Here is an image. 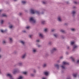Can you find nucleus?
<instances>
[{
  "mask_svg": "<svg viewBox=\"0 0 79 79\" xmlns=\"http://www.w3.org/2000/svg\"><path fill=\"white\" fill-rule=\"evenodd\" d=\"M22 3H23V4L24 5H25V4H26V3H27V1H22Z\"/></svg>",
  "mask_w": 79,
  "mask_h": 79,
  "instance_id": "obj_20",
  "label": "nucleus"
},
{
  "mask_svg": "<svg viewBox=\"0 0 79 79\" xmlns=\"http://www.w3.org/2000/svg\"><path fill=\"white\" fill-rule=\"evenodd\" d=\"M2 16L3 17H6V15L5 14H3L2 15Z\"/></svg>",
  "mask_w": 79,
  "mask_h": 79,
  "instance_id": "obj_38",
  "label": "nucleus"
},
{
  "mask_svg": "<svg viewBox=\"0 0 79 79\" xmlns=\"http://www.w3.org/2000/svg\"><path fill=\"white\" fill-rule=\"evenodd\" d=\"M29 20L30 23H35V20L34 17H31L30 18Z\"/></svg>",
  "mask_w": 79,
  "mask_h": 79,
  "instance_id": "obj_2",
  "label": "nucleus"
},
{
  "mask_svg": "<svg viewBox=\"0 0 79 79\" xmlns=\"http://www.w3.org/2000/svg\"><path fill=\"white\" fill-rule=\"evenodd\" d=\"M48 44L50 45H52V42L51 41H49L48 42Z\"/></svg>",
  "mask_w": 79,
  "mask_h": 79,
  "instance_id": "obj_33",
  "label": "nucleus"
},
{
  "mask_svg": "<svg viewBox=\"0 0 79 79\" xmlns=\"http://www.w3.org/2000/svg\"><path fill=\"white\" fill-rule=\"evenodd\" d=\"M36 42L37 43H38V42H40V40L39 39H38L36 40Z\"/></svg>",
  "mask_w": 79,
  "mask_h": 79,
  "instance_id": "obj_39",
  "label": "nucleus"
},
{
  "mask_svg": "<svg viewBox=\"0 0 79 79\" xmlns=\"http://www.w3.org/2000/svg\"><path fill=\"white\" fill-rule=\"evenodd\" d=\"M18 71V69L17 68L15 69L12 71V73L13 74H16Z\"/></svg>",
  "mask_w": 79,
  "mask_h": 79,
  "instance_id": "obj_4",
  "label": "nucleus"
},
{
  "mask_svg": "<svg viewBox=\"0 0 79 79\" xmlns=\"http://www.w3.org/2000/svg\"><path fill=\"white\" fill-rule=\"evenodd\" d=\"M60 32L62 33H64L65 32V31L63 30H60Z\"/></svg>",
  "mask_w": 79,
  "mask_h": 79,
  "instance_id": "obj_30",
  "label": "nucleus"
},
{
  "mask_svg": "<svg viewBox=\"0 0 79 79\" xmlns=\"http://www.w3.org/2000/svg\"><path fill=\"white\" fill-rule=\"evenodd\" d=\"M67 24L66 23H65V25H66Z\"/></svg>",
  "mask_w": 79,
  "mask_h": 79,
  "instance_id": "obj_63",
  "label": "nucleus"
},
{
  "mask_svg": "<svg viewBox=\"0 0 79 79\" xmlns=\"http://www.w3.org/2000/svg\"><path fill=\"white\" fill-rule=\"evenodd\" d=\"M53 35H54V37H56H56H58V34H57L56 33L54 34Z\"/></svg>",
  "mask_w": 79,
  "mask_h": 79,
  "instance_id": "obj_27",
  "label": "nucleus"
},
{
  "mask_svg": "<svg viewBox=\"0 0 79 79\" xmlns=\"http://www.w3.org/2000/svg\"><path fill=\"white\" fill-rule=\"evenodd\" d=\"M75 44L74 43V42H71V43H70V45H73V46H74V45H75Z\"/></svg>",
  "mask_w": 79,
  "mask_h": 79,
  "instance_id": "obj_23",
  "label": "nucleus"
},
{
  "mask_svg": "<svg viewBox=\"0 0 79 79\" xmlns=\"http://www.w3.org/2000/svg\"><path fill=\"white\" fill-rule=\"evenodd\" d=\"M0 31L1 32H2V33H5V32H6L7 30H3L1 29L0 30Z\"/></svg>",
  "mask_w": 79,
  "mask_h": 79,
  "instance_id": "obj_11",
  "label": "nucleus"
},
{
  "mask_svg": "<svg viewBox=\"0 0 79 79\" xmlns=\"http://www.w3.org/2000/svg\"><path fill=\"white\" fill-rule=\"evenodd\" d=\"M56 31V30H55V29H52L51 30L52 32H54V31Z\"/></svg>",
  "mask_w": 79,
  "mask_h": 79,
  "instance_id": "obj_40",
  "label": "nucleus"
},
{
  "mask_svg": "<svg viewBox=\"0 0 79 79\" xmlns=\"http://www.w3.org/2000/svg\"><path fill=\"white\" fill-rule=\"evenodd\" d=\"M73 77H76V76H77V73L74 74L73 75Z\"/></svg>",
  "mask_w": 79,
  "mask_h": 79,
  "instance_id": "obj_32",
  "label": "nucleus"
},
{
  "mask_svg": "<svg viewBox=\"0 0 79 79\" xmlns=\"http://www.w3.org/2000/svg\"><path fill=\"white\" fill-rule=\"evenodd\" d=\"M6 43V41H5V40H4L3 41V44H5Z\"/></svg>",
  "mask_w": 79,
  "mask_h": 79,
  "instance_id": "obj_47",
  "label": "nucleus"
},
{
  "mask_svg": "<svg viewBox=\"0 0 79 79\" xmlns=\"http://www.w3.org/2000/svg\"><path fill=\"white\" fill-rule=\"evenodd\" d=\"M74 3H75V4H77V3L76 2H74Z\"/></svg>",
  "mask_w": 79,
  "mask_h": 79,
  "instance_id": "obj_53",
  "label": "nucleus"
},
{
  "mask_svg": "<svg viewBox=\"0 0 79 79\" xmlns=\"http://www.w3.org/2000/svg\"><path fill=\"white\" fill-rule=\"evenodd\" d=\"M73 8H76V6H74L73 7Z\"/></svg>",
  "mask_w": 79,
  "mask_h": 79,
  "instance_id": "obj_59",
  "label": "nucleus"
},
{
  "mask_svg": "<svg viewBox=\"0 0 79 79\" xmlns=\"http://www.w3.org/2000/svg\"><path fill=\"white\" fill-rule=\"evenodd\" d=\"M77 64H79V60H78L77 61Z\"/></svg>",
  "mask_w": 79,
  "mask_h": 79,
  "instance_id": "obj_48",
  "label": "nucleus"
},
{
  "mask_svg": "<svg viewBox=\"0 0 79 79\" xmlns=\"http://www.w3.org/2000/svg\"><path fill=\"white\" fill-rule=\"evenodd\" d=\"M45 11V9L42 10V12L40 13V14H41V15H43V14H44Z\"/></svg>",
  "mask_w": 79,
  "mask_h": 79,
  "instance_id": "obj_21",
  "label": "nucleus"
},
{
  "mask_svg": "<svg viewBox=\"0 0 79 79\" xmlns=\"http://www.w3.org/2000/svg\"><path fill=\"white\" fill-rule=\"evenodd\" d=\"M6 76H7V77H10V79H14V78H13V77L12 76V75H11V74L10 73H7L6 74Z\"/></svg>",
  "mask_w": 79,
  "mask_h": 79,
  "instance_id": "obj_5",
  "label": "nucleus"
},
{
  "mask_svg": "<svg viewBox=\"0 0 79 79\" xmlns=\"http://www.w3.org/2000/svg\"><path fill=\"white\" fill-rule=\"evenodd\" d=\"M13 25H12V24L10 25L9 27V28L10 29H12V28H13Z\"/></svg>",
  "mask_w": 79,
  "mask_h": 79,
  "instance_id": "obj_29",
  "label": "nucleus"
},
{
  "mask_svg": "<svg viewBox=\"0 0 79 79\" xmlns=\"http://www.w3.org/2000/svg\"><path fill=\"white\" fill-rule=\"evenodd\" d=\"M57 21H59V22H61L62 21V18H61V16H58L57 17Z\"/></svg>",
  "mask_w": 79,
  "mask_h": 79,
  "instance_id": "obj_6",
  "label": "nucleus"
},
{
  "mask_svg": "<svg viewBox=\"0 0 79 79\" xmlns=\"http://www.w3.org/2000/svg\"><path fill=\"white\" fill-rule=\"evenodd\" d=\"M23 74H24L25 75H27V72H23Z\"/></svg>",
  "mask_w": 79,
  "mask_h": 79,
  "instance_id": "obj_36",
  "label": "nucleus"
},
{
  "mask_svg": "<svg viewBox=\"0 0 79 79\" xmlns=\"http://www.w3.org/2000/svg\"><path fill=\"white\" fill-rule=\"evenodd\" d=\"M29 37H30V38H32V35H29Z\"/></svg>",
  "mask_w": 79,
  "mask_h": 79,
  "instance_id": "obj_42",
  "label": "nucleus"
},
{
  "mask_svg": "<svg viewBox=\"0 0 79 79\" xmlns=\"http://www.w3.org/2000/svg\"><path fill=\"white\" fill-rule=\"evenodd\" d=\"M35 13H36L37 15H40V14L39 11L36 10L35 11Z\"/></svg>",
  "mask_w": 79,
  "mask_h": 79,
  "instance_id": "obj_18",
  "label": "nucleus"
},
{
  "mask_svg": "<svg viewBox=\"0 0 79 79\" xmlns=\"http://www.w3.org/2000/svg\"><path fill=\"white\" fill-rule=\"evenodd\" d=\"M71 30L73 32H74L76 31V29L75 28H72L71 29Z\"/></svg>",
  "mask_w": 79,
  "mask_h": 79,
  "instance_id": "obj_25",
  "label": "nucleus"
},
{
  "mask_svg": "<svg viewBox=\"0 0 79 79\" xmlns=\"http://www.w3.org/2000/svg\"><path fill=\"white\" fill-rule=\"evenodd\" d=\"M21 15H22V14L21 13H20L19 14V16H21Z\"/></svg>",
  "mask_w": 79,
  "mask_h": 79,
  "instance_id": "obj_55",
  "label": "nucleus"
},
{
  "mask_svg": "<svg viewBox=\"0 0 79 79\" xmlns=\"http://www.w3.org/2000/svg\"><path fill=\"white\" fill-rule=\"evenodd\" d=\"M46 2H45V1H43L42 2V3H43V4H46Z\"/></svg>",
  "mask_w": 79,
  "mask_h": 79,
  "instance_id": "obj_46",
  "label": "nucleus"
},
{
  "mask_svg": "<svg viewBox=\"0 0 79 79\" xmlns=\"http://www.w3.org/2000/svg\"><path fill=\"white\" fill-rule=\"evenodd\" d=\"M20 43L21 44H22V45H24L25 44V41H23V40H21L20 41Z\"/></svg>",
  "mask_w": 79,
  "mask_h": 79,
  "instance_id": "obj_14",
  "label": "nucleus"
},
{
  "mask_svg": "<svg viewBox=\"0 0 79 79\" xmlns=\"http://www.w3.org/2000/svg\"><path fill=\"white\" fill-rule=\"evenodd\" d=\"M23 32V33H27V31H26V30H23L22 31Z\"/></svg>",
  "mask_w": 79,
  "mask_h": 79,
  "instance_id": "obj_34",
  "label": "nucleus"
},
{
  "mask_svg": "<svg viewBox=\"0 0 79 79\" xmlns=\"http://www.w3.org/2000/svg\"><path fill=\"white\" fill-rule=\"evenodd\" d=\"M14 1L15 2H16V1H17V0H14Z\"/></svg>",
  "mask_w": 79,
  "mask_h": 79,
  "instance_id": "obj_61",
  "label": "nucleus"
},
{
  "mask_svg": "<svg viewBox=\"0 0 79 79\" xmlns=\"http://www.w3.org/2000/svg\"><path fill=\"white\" fill-rule=\"evenodd\" d=\"M18 64L19 66H23V63L22 62H19L18 63Z\"/></svg>",
  "mask_w": 79,
  "mask_h": 79,
  "instance_id": "obj_24",
  "label": "nucleus"
},
{
  "mask_svg": "<svg viewBox=\"0 0 79 79\" xmlns=\"http://www.w3.org/2000/svg\"><path fill=\"white\" fill-rule=\"evenodd\" d=\"M2 74V70L0 69V74Z\"/></svg>",
  "mask_w": 79,
  "mask_h": 79,
  "instance_id": "obj_54",
  "label": "nucleus"
},
{
  "mask_svg": "<svg viewBox=\"0 0 79 79\" xmlns=\"http://www.w3.org/2000/svg\"><path fill=\"white\" fill-rule=\"evenodd\" d=\"M33 73H36V70H35L34 69L33 71Z\"/></svg>",
  "mask_w": 79,
  "mask_h": 79,
  "instance_id": "obj_50",
  "label": "nucleus"
},
{
  "mask_svg": "<svg viewBox=\"0 0 79 79\" xmlns=\"http://www.w3.org/2000/svg\"><path fill=\"white\" fill-rule=\"evenodd\" d=\"M13 54H16L17 53V51H15L13 52Z\"/></svg>",
  "mask_w": 79,
  "mask_h": 79,
  "instance_id": "obj_37",
  "label": "nucleus"
},
{
  "mask_svg": "<svg viewBox=\"0 0 79 79\" xmlns=\"http://www.w3.org/2000/svg\"><path fill=\"white\" fill-rule=\"evenodd\" d=\"M48 29L47 28H44V32H47V31H48Z\"/></svg>",
  "mask_w": 79,
  "mask_h": 79,
  "instance_id": "obj_26",
  "label": "nucleus"
},
{
  "mask_svg": "<svg viewBox=\"0 0 79 79\" xmlns=\"http://www.w3.org/2000/svg\"><path fill=\"white\" fill-rule=\"evenodd\" d=\"M73 46V51H74L75 49L77 48L78 47V46L76 44H74Z\"/></svg>",
  "mask_w": 79,
  "mask_h": 79,
  "instance_id": "obj_9",
  "label": "nucleus"
},
{
  "mask_svg": "<svg viewBox=\"0 0 79 79\" xmlns=\"http://www.w3.org/2000/svg\"><path fill=\"white\" fill-rule=\"evenodd\" d=\"M42 79H46V78H44V77H43V78H42Z\"/></svg>",
  "mask_w": 79,
  "mask_h": 79,
  "instance_id": "obj_58",
  "label": "nucleus"
},
{
  "mask_svg": "<svg viewBox=\"0 0 79 79\" xmlns=\"http://www.w3.org/2000/svg\"><path fill=\"white\" fill-rule=\"evenodd\" d=\"M66 79H71V78H70V77H69V78H67Z\"/></svg>",
  "mask_w": 79,
  "mask_h": 79,
  "instance_id": "obj_57",
  "label": "nucleus"
},
{
  "mask_svg": "<svg viewBox=\"0 0 79 79\" xmlns=\"http://www.w3.org/2000/svg\"><path fill=\"white\" fill-rule=\"evenodd\" d=\"M1 57H2V56H1V55H0V58H1Z\"/></svg>",
  "mask_w": 79,
  "mask_h": 79,
  "instance_id": "obj_60",
  "label": "nucleus"
},
{
  "mask_svg": "<svg viewBox=\"0 0 79 79\" xmlns=\"http://www.w3.org/2000/svg\"><path fill=\"white\" fill-rule=\"evenodd\" d=\"M44 74L45 76H48V72L46 71L44 72Z\"/></svg>",
  "mask_w": 79,
  "mask_h": 79,
  "instance_id": "obj_17",
  "label": "nucleus"
},
{
  "mask_svg": "<svg viewBox=\"0 0 79 79\" xmlns=\"http://www.w3.org/2000/svg\"><path fill=\"white\" fill-rule=\"evenodd\" d=\"M47 64L46 63H44L43 64V68H45V67H47Z\"/></svg>",
  "mask_w": 79,
  "mask_h": 79,
  "instance_id": "obj_16",
  "label": "nucleus"
},
{
  "mask_svg": "<svg viewBox=\"0 0 79 79\" xmlns=\"http://www.w3.org/2000/svg\"><path fill=\"white\" fill-rule=\"evenodd\" d=\"M71 58H72V61H74V58L73 57H72Z\"/></svg>",
  "mask_w": 79,
  "mask_h": 79,
  "instance_id": "obj_43",
  "label": "nucleus"
},
{
  "mask_svg": "<svg viewBox=\"0 0 79 79\" xmlns=\"http://www.w3.org/2000/svg\"><path fill=\"white\" fill-rule=\"evenodd\" d=\"M2 11H3V10H0V13H2Z\"/></svg>",
  "mask_w": 79,
  "mask_h": 79,
  "instance_id": "obj_51",
  "label": "nucleus"
},
{
  "mask_svg": "<svg viewBox=\"0 0 79 79\" xmlns=\"http://www.w3.org/2000/svg\"><path fill=\"white\" fill-rule=\"evenodd\" d=\"M36 10L33 9H31L30 10V12L31 14H35V13Z\"/></svg>",
  "mask_w": 79,
  "mask_h": 79,
  "instance_id": "obj_7",
  "label": "nucleus"
},
{
  "mask_svg": "<svg viewBox=\"0 0 79 79\" xmlns=\"http://www.w3.org/2000/svg\"><path fill=\"white\" fill-rule=\"evenodd\" d=\"M76 11H73L72 12V14L73 16H74V15L76 14Z\"/></svg>",
  "mask_w": 79,
  "mask_h": 79,
  "instance_id": "obj_22",
  "label": "nucleus"
},
{
  "mask_svg": "<svg viewBox=\"0 0 79 79\" xmlns=\"http://www.w3.org/2000/svg\"><path fill=\"white\" fill-rule=\"evenodd\" d=\"M37 52V49L36 48H34L32 50V52L33 53H35Z\"/></svg>",
  "mask_w": 79,
  "mask_h": 79,
  "instance_id": "obj_13",
  "label": "nucleus"
},
{
  "mask_svg": "<svg viewBox=\"0 0 79 79\" xmlns=\"http://www.w3.org/2000/svg\"><path fill=\"white\" fill-rule=\"evenodd\" d=\"M17 79H23V77L22 76H19Z\"/></svg>",
  "mask_w": 79,
  "mask_h": 79,
  "instance_id": "obj_19",
  "label": "nucleus"
},
{
  "mask_svg": "<svg viewBox=\"0 0 79 79\" xmlns=\"http://www.w3.org/2000/svg\"><path fill=\"white\" fill-rule=\"evenodd\" d=\"M55 67L57 68V69H59V65H58V64H55Z\"/></svg>",
  "mask_w": 79,
  "mask_h": 79,
  "instance_id": "obj_28",
  "label": "nucleus"
},
{
  "mask_svg": "<svg viewBox=\"0 0 79 79\" xmlns=\"http://www.w3.org/2000/svg\"><path fill=\"white\" fill-rule=\"evenodd\" d=\"M34 74L31 73L30 74V76H31V77H34Z\"/></svg>",
  "mask_w": 79,
  "mask_h": 79,
  "instance_id": "obj_31",
  "label": "nucleus"
},
{
  "mask_svg": "<svg viewBox=\"0 0 79 79\" xmlns=\"http://www.w3.org/2000/svg\"><path fill=\"white\" fill-rule=\"evenodd\" d=\"M9 40L10 44L13 43V40L12 38H9Z\"/></svg>",
  "mask_w": 79,
  "mask_h": 79,
  "instance_id": "obj_8",
  "label": "nucleus"
},
{
  "mask_svg": "<svg viewBox=\"0 0 79 79\" xmlns=\"http://www.w3.org/2000/svg\"><path fill=\"white\" fill-rule=\"evenodd\" d=\"M60 59H63V56H61L60 57Z\"/></svg>",
  "mask_w": 79,
  "mask_h": 79,
  "instance_id": "obj_49",
  "label": "nucleus"
},
{
  "mask_svg": "<svg viewBox=\"0 0 79 79\" xmlns=\"http://www.w3.org/2000/svg\"><path fill=\"white\" fill-rule=\"evenodd\" d=\"M36 45H37V47L40 48V47H41V45H40L39 44H36Z\"/></svg>",
  "mask_w": 79,
  "mask_h": 79,
  "instance_id": "obj_35",
  "label": "nucleus"
},
{
  "mask_svg": "<svg viewBox=\"0 0 79 79\" xmlns=\"http://www.w3.org/2000/svg\"><path fill=\"white\" fill-rule=\"evenodd\" d=\"M3 22H4V21H3V20H1V24H3Z\"/></svg>",
  "mask_w": 79,
  "mask_h": 79,
  "instance_id": "obj_41",
  "label": "nucleus"
},
{
  "mask_svg": "<svg viewBox=\"0 0 79 79\" xmlns=\"http://www.w3.org/2000/svg\"><path fill=\"white\" fill-rule=\"evenodd\" d=\"M67 49H69V46H67Z\"/></svg>",
  "mask_w": 79,
  "mask_h": 79,
  "instance_id": "obj_56",
  "label": "nucleus"
},
{
  "mask_svg": "<svg viewBox=\"0 0 79 79\" xmlns=\"http://www.w3.org/2000/svg\"><path fill=\"white\" fill-rule=\"evenodd\" d=\"M26 56V54L25 53L23 54L22 56V59H24L25 58Z\"/></svg>",
  "mask_w": 79,
  "mask_h": 79,
  "instance_id": "obj_12",
  "label": "nucleus"
},
{
  "mask_svg": "<svg viewBox=\"0 0 79 79\" xmlns=\"http://www.w3.org/2000/svg\"><path fill=\"white\" fill-rule=\"evenodd\" d=\"M1 48H0V52H1Z\"/></svg>",
  "mask_w": 79,
  "mask_h": 79,
  "instance_id": "obj_62",
  "label": "nucleus"
},
{
  "mask_svg": "<svg viewBox=\"0 0 79 79\" xmlns=\"http://www.w3.org/2000/svg\"><path fill=\"white\" fill-rule=\"evenodd\" d=\"M39 37H40L41 39H43L44 38V35L42 33H40L39 34Z\"/></svg>",
  "mask_w": 79,
  "mask_h": 79,
  "instance_id": "obj_10",
  "label": "nucleus"
},
{
  "mask_svg": "<svg viewBox=\"0 0 79 79\" xmlns=\"http://www.w3.org/2000/svg\"><path fill=\"white\" fill-rule=\"evenodd\" d=\"M57 50V48H52V50H51L50 51V53H51V54H52V53H54L55 52H56V51Z\"/></svg>",
  "mask_w": 79,
  "mask_h": 79,
  "instance_id": "obj_3",
  "label": "nucleus"
},
{
  "mask_svg": "<svg viewBox=\"0 0 79 79\" xmlns=\"http://www.w3.org/2000/svg\"><path fill=\"white\" fill-rule=\"evenodd\" d=\"M69 64V63L66 62L64 61L62 62V65L61 66V67L62 69H66V67H65V65H67Z\"/></svg>",
  "mask_w": 79,
  "mask_h": 79,
  "instance_id": "obj_1",
  "label": "nucleus"
},
{
  "mask_svg": "<svg viewBox=\"0 0 79 79\" xmlns=\"http://www.w3.org/2000/svg\"><path fill=\"white\" fill-rule=\"evenodd\" d=\"M41 23L42 24H45V21L44 20H41Z\"/></svg>",
  "mask_w": 79,
  "mask_h": 79,
  "instance_id": "obj_15",
  "label": "nucleus"
},
{
  "mask_svg": "<svg viewBox=\"0 0 79 79\" xmlns=\"http://www.w3.org/2000/svg\"><path fill=\"white\" fill-rule=\"evenodd\" d=\"M62 37H64V36H62Z\"/></svg>",
  "mask_w": 79,
  "mask_h": 79,
  "instance_id": "obj_64",
  "label": "nucleus"
},
{
  "mask_svg": "<svg viewBox=\"0 0 79 79\" xmlns=\"http://www.w3.org/2000/svg\"><path fill=\"white\" fill-rule=\"evenodd\" d=\"M30 27L29 26H27L26 27V29H29V28Z\"/></svg>",
  "mask_w": 79,
  "mask_h": 79,
  "instance_id": "obj_44",
  "label": "nucleus"
},
{
  "mask_svg": "<svg viewBox=\"0 0 79 79\" xmlns=\"http://www.w3.org/2000/svg\"><path fill=\"white\" fill-rule=\"evenodd\" d=\"M66 55H69V52H66Z\"/></svg>",
  "mask_w": 79,
  "mask_h": 79,
  "instance_id": "obj_45",
  "label": "nucleus"
},
{
  "mask_svg": "<svg viewBox=\"0 0 79 79\" xmlns=\"http://www.w3.org/2000/svg\"><path fill=\"white\" fill-rule=\"evenodd\" d=\"M66 3H67V4H68L69 3V1H67L66 2Z\"/></svg>",
  "mask_w": 79,
  "mask_h": 79,
  "instance_id": "obj_52",
  "label": "nucleus"
}]
</instances>
